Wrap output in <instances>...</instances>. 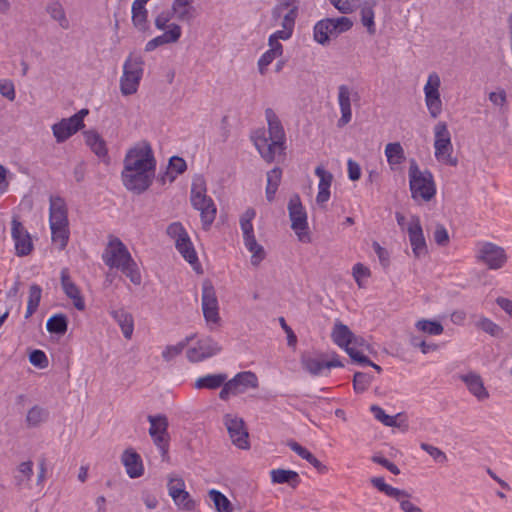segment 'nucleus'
I'll return each mask as SVG.
<instances>
[{
    "mask_svg": "<svg viewBox=\"0 0 512 512\" xmlns=\"http://www.w3.org/2000/svg\"><path fill=\"white\" fill-rule=\"evenodd\" d=\"M48 332L64 335L68 329V319L65 314L59 313L51 316L46 323Z\"/></svg>",
    "mask_w": 512,
    "mask_h": 512,
    "instance_id": "obj_42",
    "label": "nucleus"
},
{
    "mask_svg": "<svg viewBox=\"0 0 512 512\" xmlns=\"http://www.w3.org/2000/svg\"><path fill=\"white\" fill-rule=\"evenodd\" d=\"M42 288L37 284H32L29 288V296L25 319H29L37 310L41 301Z\"/></svg>",
    "mask_w": 512,
    "mask_h": 512,
    "instance_id": "obj_44",
    "label": "nucleus"
},
{
    "mask_svg": "<svg viewBox=\"0 0 512 512\" xmlns=\"http://www.w3.org/2000/svg\"><path fill=\"white\" fill-rule=\"evenodd\" d=\"M272 482L283 484L288 483L292 487H296L300 483V478L297 472L285 469H273L271 472Z\"/></svg>",
    "mask_w": 512,
    "mask_h": 512,
    "instance_id": "obj_37",
    "label": "nucleus"
},
{
    "mask_svg": "<svg viewBox=\"0 0 512 512\" xmlns=\"http://www.w3.org/2000/svg\"><path fill=\"white\" fill-rule=\"evenodd\" d=\"M258 377L254 372L243 371L228 380L225 373L209 374L198 378L194 384H257Z\"/></svg>",
    "mask_w": 512,
    "mask_h": 512,
    "instance_id": "obj_16",
    "label": "nucleus"
},
{
    "mask_svg": "<svg viewBox=\"0 0 512 512\" xmlns=\"http://www.w3.org/2000/svg\"><path fill=\"white\" fill-rule=\"evenodd\" d=\"M85 142L98 157H105L107 155L106 143L97 132L86 131Z\"/></svg>",
    "mask_w": 512,
    "mask_h": 512,
    "instance_id": "obj_38",
    "label": "nucleus"
},
{
    "mask_svg": "<svg viewBox=\"0 0 512 512\" xmlns=\"http://www.w3.org/2000/svg\"><path fill=\"white\" fill-rule=\"evenodd\" d=\"M110 316L119 325L125 339L130 340L134 331V318L130 312L124 308L112 309Z\"/></svg>",
    "mask_w": 512,
    "mask_h": 512,
    "instance_id": "obj_29",
    "label": "nucleus"
},
{
    "mask_svg": "<svg viewBox=\"0 0 512 512\" xmlns=\"http://www.w3.org/2000/svg\"><path fill=\"white\" fill-rule=\"evenodd\" d=\"M247 250L252 254L251 255V264L253 266H258L266 256L265 250L262 245L257 243L256 238L250 239V241L244 243Z\"/></svg>",
    "mask_w": 512,
    "mask_h": 512,
    "instance_id": "obj_48",
    "label": "nucleus"
},
{
    "mask_svg": "<svg viewBox=\"0 0 512 512\" xmlns=\"http://www.w3.org/2000/svg\"><path fill=\"white\" fill-rule=\"evenodd\" d=\"M370 482L379 491L385 493L387 496L393 499H399L401 496H407V491L388 485L383 477H373L371 478Z\"/></svg>",
    "mask_w": 512,
    "mask_h": 512,
    "instance_id": "obj_43",
    "label": "nucleus"
},
{
    "mask_svg": "<svg viewBox=\"0 0 512 512\" xmlns=\"http://www.w3.org/2000/svg\"><path fill=\"white\" fill-rule=\"evenodd\" d=\"M288 214L291 221V229L295 232L298 240L302 243H310L308 216L298 194L290 197L288 202Z\"/></svg>",
    "mask_w": 512,
    "mask_h": 512,
    "instance_id": "obj_7",
    "label": "nucleus"
},
{
    "mask_svg": "<svg viewBox=\"0 0 512 512\" xmlns=\"http://www.w3.org/2000/svg\"><path fill=\"white\" fill-rule=\"evenodd\" d=\"M265 118L269 135H266L264 129H258L252 134L251 140L261 157L267 163H271L275 160L276 155L284 153L286 134L279 117L272 108L265 110Z\"/></svg>",
    "mask_w": 512,
    "mask_h": 512,
    "instance_id": "obj_1",
    "label": "nucleus"
},
{
    "mask_svg": "<svg viewBox=\"0 0 512 512\" xmlns=\"http://www.w3.org/2000/svg\"><path fill=\"white\" fill-rule=\"evenodd\" d=\"M407 232L414 256L420 258L425 255L427 253V246L418 216L414 215L410 218Z\"/></svg>",
    "mask_w": 512,
    "mask_h": 512,
    "instance_id": "obj_20",
    "label": "nucleus"
},
{
    "mask_svg": "<svg viewBox=\"0 0 512 512\" xmlns=\"http://www.w3.org/2000/svg\"><path fill=\"white\" fill-rule=\"evenodd\" d=\"M370 410L373 413L374 417L378 421L383 423L385 426H388V427H396L397 426L396 418L398 415L390 416V415L386 414L385 411L377 405H372Z\"/></svg>",
    "mask_w": 512,
    "mask_h": 512,
    "instance_id": "obj_52",
    "label": "nucleus"
},
{
    "mask_svg": "<svg viewBox=\"0 0 512 512\" xmlns=\"http://www.w3.org/2000/svg\"><path fill=\"white\" fill-rule=\"evenodd\" d=\"M361 22L363 26L367 28V31L370 35H374L376 32L375 22H374V11L371 6H364L360 11Z\"/></svg>",
    "mask_w": 512,
    "mask_h": 512,
    "instance_id": "obj_51",
    "label": "nucleus"
},
{
    "mask_svg": "<svg viewBox=\"0 0 512 512\" xmlns=\"http://www.w3.org/2000/svg\"><path fill=\"white\" fill-rule=\"evenodd\" d=\"M167 235L177 241V239L183 238L188 233L180 222H173L167 227Z\"/></svg>",
    "mask_w": 512,
    "mask_h": 512,
    "instance_id": "obj_60",
    "label": "nucleus"
},
{
    "mask_svg": "<svg viewBox=\"0 0 512 512\" xmlns=\"http://www.w3.org/2000/svg\"><path fill=\"white\" fill-rule=\"evenodd\" d=\"M154 172L142 171H122V181L124 186L134 193L141 194L152 184Z\"/></svg>",
    "mask_w": 512,
    "mask_h": 512,
    "instance_id": "obj_18",
    "label": "nucleus"
},
{
    "mask_svg": "<svg viewBox=\"0 0 512 512\" xmlns=\"http://www.w3.org/2000/svg\"><path fill=\"white\" fill-rule=\"evenodd\" d=\"M47 12L52 19L57 21L63 29L69 28V21L66 17L65 11L62 5L58 2L50 3L47 6Z\"/></svg>",
    "mask_w": 512,
    "mask_h": 512,
    "instance_id": "obj_47",
    "label": "nucleus"
},
{
    "mask_svg": "<svg viewBox=\"0 0 512 512\" xmlns=\"http://www.w3.org/2000/svg\"><path fill=\"white\" fill-rule=\"evenodd\" d=\"M282 21H281V30H277L276 32L272 33L271 36L279 39V40H288L291 38L295 22L298 17V6H293L290 8L285 14H282Z\"/></svg>",
    "mask_w": 512,
    "mask_h": 512,
    "instance_id": "obj_30",
    "label": "nucleus"
},
{
    "mask_svg": "<svg viewBox=\"0 0 512 512\" xmlns=\"http://www.w3.org/2000/svg\"><path fill=\"white\" fill-rule=\"evenodd\" d=\"M50 229L53 243L57 244L60 250H63L69 240L68 225L50 226Z\"/></svg>",
    "mask_w": 512,
    "mask_h": 512,
    "instance_id": "obj_46",
    "label": "nucleus"
},
{
    "mask_svg": "<svg viewBox=\"0 0 512 512\" xmlns=\"http://www.w3.org/2000/svg\"><path fill=\"white\" fill-rule=\"evenodd\" d=\"M249 386H223L219 393L222 400H228L231 395L236 396L245 393Z\"/></svg>",
    "mask_w": 512,
    "mask_h": 512,
    "instance_id": "obj_61",
    "label": "nucleus"
},
{
    "mask_svg": "<svg viewBox=\"0 0 512 512\" xmlns=\"http://www.w3.org/2000/svg\"><path fill=\"white\" fill-rule=\"evenodd\" d=\"M60 280L65 295L73 301V305L77 310L83 311L86 307L84 298L79 287L72 281L67 268L61 270Z\"/></svg>",
    "mask_w": 512,
    "mask_h": 512,
    "instance_id": "obj_21",
    "label": "nucleus"
},
{
    "mask_svg": "<svg viewBox=\"0 0 512 512\" xmlns=\"http://www.w3.org/2000/svg\"><path fill=\"white\" fill-rule=\"evenodd\" d=\"M194 0H173L172 13L181 22L190 23L196 16V9L193 6Z\"/></svg>",
    "mask_w": 512,
    "mask_h": 512,
    "instance_id": "obj_31",
    "label": "nucleus"
},
{
    "mask_svg": "<svg viewBox=\"0 0 512 512\" xmlns=\"http://www.w3.org/2000/svg\"><path fill=\"white\" fill-rule=\"evenodd\" d=\"M168 168L176 174V176L182 174L187 169L185 160L178 156H173L169 160Z\"/></svg>",
    "mask_w": 512,
    "mask_h": 512,
    "instance_id": "obj_62",
    "label": "nucleus"
},
{
    "mask_svg": "<svg viewBox=\"0 0 512 512\" xmlns=\"http://www.w3.org/2000/svg\"><path fill=\"white\" fill-rule=\"evenodd\" d=\"M202 311L208 324H218L220 321L218 299L215 288L209 281H205L202 285Z\"/></svg>",
    "mask_w": 512,
    "mask_h": 512,
    "instance_id": "obj_15",
    "label": "nucleus"
},
{
    "mask_svg": "<svg viewBox=\"0 0 512 512\" xmlns=\"http://www.w3.org/2000/svg\"><path fill=\"white\" fill-rule=\"evenodd\" d=\"M0 94L10 101L15 100V97H16L15 87L11 80H8V79L0 80Z\"/></svg>",
    "mask_w": 512,
    "mask_h": 512,
    "instance_id": "obj_58",
    "label": "nucleus"
},
{
    "mask_svg": "<svg viewBox=\"0 0 512 512\" xmlns=\"http://www.w3.org/2000/svg\"><path fill=\"white\" fill-rule=\"evenodd\" d=\"M48 418V411L40 406H33L26 415V423L28 427H37L45 422Z\"/></svg>",
    "mask_w": 512,
    "mask_h": 512,
    "instance_id": "obj_45",
    "label": "nucleus"
},
{
    "mask_svg": "<svg viewBox=\"0 0 512 512\" xmlns=\"http://www.w3.org/2000/svg\"><path fill=\"white\" fill-rule=\"evenodd\" d=\"M441 80L436 72L429 74L424 86L425 104L432 118H437L443 110L439 88Z\"/></svg>",
    "mask_w": 512,
    "mask_h": 512,
    "instance_id": "obj_13",
    "label": "nucleus"
},
{
    "mask_svg": "<svg viewBox=\"0 0 512 512\" xmlns=\"http://www.w3.org/2000/svg\"><path fill=\"white\" fill-rule=\"evenodd\" d=\"M18 473H19V475H17L15 477L18 484H21L25 480H30L31 476L33 475V463H32V461L22 462L18 466Z\"/></svg>",
    "mask_w": 512,
    "mask_h": 512,
    "instance_id": "obj_56",
    "label": "nucleus"
},
{
    "mask_svg": "<svg viewBox=\"0 0 512 512\" xmlns=\"http://www.w3.org/2000/svg\"><path fill=\"white\" fill-rule=\"evenodd\" d=\"M256 212L253 208H248L240 218V227L243 232V240L244 243L250 241V239H254V229L252 220L255 218Z\"/></svg>",
    "mask_w": 512,
    "mask_h": 512,
    "instance_id": "obj_40",
    "label": "nucleus"
},
{
    "mask_svg": "<svg viewBox=\"0 0 512 512\" xmlns=\"http://www.w3.org/2000/svg\"><path fill=\"white\" fill-rule=\"evenodd\" d=\"M182 35L181 27L176 23L169 24V29L165 31L163 34L149 40L145 45V51L151 52L155 50L157 47L176 43Z\"/></svg>",
    "mask_w": 512,
    "mask_h": 512,
    "instance_id": "obj_26",
    "label": "nucleus"
},
{
    "mask_svg": "<svg viewBox=\"0 0 512 512\" xmlns=\"http://www.w3.org/2000/svg\"><path fill=\"white\" fill-rule=\"evenodd\" d=\"M315 174L319 177L316 202L318 205L323 206L330 198V187L333 181V175L322 166L316 167Z\"/></svg>",
    "mask_w": 512,
    "mask_h": 512,
    "instance_id": "obj_28",
    "label": "nucleus"
},
{
    "mask_svg": "<svg viewBox=\"0 0 512 512\" xmlns=\"http://www.w3.org/2000/svg\"><path fill=\"white\" fill-rule=\"evenodd\" d=\"M80 129L81 128L78 127L75 122L70 121V117L64 118L52 126L53 135L56 138L57 143L66 141Z\"/></svg>",
    "mask_w": 512,
    "mask_h": 512,
    "instance_id": "obj_33",
    "label": "nucleus"
},
{
    "mask_svg": "<svg viewBox=\"0 0 512 512\" xmlns=\"http://www.w3.org/2000/svg\"><path fill=\"white\" fill-rule=\"evenodd\" d=\"M50 226L68 225L67 207L61 197H51L49 207Z\"/></svg>",
    "mask_w": 512,
    "mask_h": 512,
    "instance_id": "obj_27",
    "label": "nucleus"
},
{
    "mask_svg": "<svg viewBox=\"0 0 512 512\" xmlns=\"http://www.w3.org/2000/svg\"><path fill=\"white\" fill-rule=\"evenodd\" d=\"M477 326L483 330L484 332L490 334L491 336L497 337L502 332V329L494 323L492 320L488 318H482Z\"/></svg>",
    "mask_w": 512,
    "mask_h": 512,
    "instance_id": "obj_55",
    "label": "nucleus"
},
{
    "mask_svg": "<svg viewBox=\"0 0 512 512\" xmlns=\"http://www.w3.org/2000/svg\"><path fill=\"white\" fill-rule=\"evenodd\" d=\"M29 360L36 367L44 368L48 364L46 354L42 350H34L30 353Z\"/></svg>",
    "mask_w": 512,
    "mask_h": 512,
    "instance_id": "obj_64",
    "label": "nucleus"
},
{
    "mask_svg": "<svg viewBox=\"0 0 512 512\" xmlns=\"http://www.w3.org/2000/svg\"><path fill=\"white\" fill-rule=\"evenodd\" d=\"M190 202L200 212L203 229H210L216 218L217 208L213 199L207 195L206 181L202 175H195L192 180Z\"/></svg>",
    "mask_w": 512,
    "mask_h": 512,
    "instance_id": "obj_3",
    "label": "nucleus"
},
{
    "mask_svg": "<svg viewBox=\"0 0 512 512\" xmlns=\"http://www.w3.org/2000/svg\"><path fill=\"white\" fill-rule=\"evenodd\" d=\"M353 92L347 85H340L338 87V104L340 107L341 117L337 122V126L342 128L346 126L352 119L351 99ZM357 97V92H354Z\"/></svg>",
    "mask_w": 512,
    "mask_h": 512,
    "instance_id": "obj_22",
    "label": "nucleus"
},
{
    "mask_svg": "<svg viewBox=\"0 0 512 512\" xmlns=\"http://www.w3.org/2000/svg\"><path fill=\"white\" fill-rule=\"evenodd\" d=\"M385 155L391 169H395L405 160L404 149L399 142L388 143L385 147Z\"/></svg>",
    "mask_w": 512,
    "mask_h": 512,
    "instance_id": "obj_35",
    "label": "nucleus"
},
{
    "mask_svg": "<svg viewBox=\"0 0 512 512\" xmlns=\"http://www.w3.org/2000/svg\"><path fill=\"white\" fill-rule=\"evenodd\" d=\"M144 73V59L140 54L130 53L123 64L120 77V91L123 96H130L138 91Z\"/></svg>",
    "mask_w": 512,
    "mask_h": 512,
    "instance_id": "obj_5",
    "label": "nucleus"
},
{
    "mask_svg": "<svg viewBox=\"0 0 512 512\" xmlns=\"http://www.w3.org/2000/svg\"><path fill=\"white\" fill-rule=\"evenodd\" d=\"M477 258L492 270L502 268L508 259L504 248L492 242H484L480 245Z\"/></svg>",
    "mask_w": 512,
    "mask_h": 512,
    "instance_id": "obj_14",
    "label": "nucleus"
},
{
    "mask_svg": "<svg viewBox=\"0 0 512 512\" xmlns=\"http://www.w3.org/2000/svg\"><path fill=\"white\" fill-rule=\"evenodd\" d=\"M330 3L341 13L353 12L359 5L360 0H329Z\"/></svg>",
    "mask_w": 512,
    "mask_h": 512,
    "instance_id": "obj_53",
    "label": "nucleus"
},
{
    "mask_svg": "<svg viewBox=\"0 0 512 512\" xmlns=\"http://www.w3.org/2000/svg\"><path fill=\"white\" fill-rule=\"evenodd\" d=\"M293 6H297L295 4V0H280L279 3L271 11L272 19L277 21L281 18L284 10H289Z\"/></svg>",
    "mask_w": 512,
    "mask_h": 512,
    "instance_id": "obj_57",
    "label": "nucleus"
},
{
    "mask_svg": "<svg viewBox=\"0 0 512 512\" xmlns=\"http://www.w3.org/2000/svg\"><path fill=\"white\" fill-rule=\"evenodd\" d=\"M416 328L429 335H440L443 332V326L440 322L426 319L417 321Z\"/></svg>",
    "mask_w": 512,
    "mask_h": 512,
    "instance_id": "obj_50",
    "label": "nucleus"
},
{
    "mask_svg": "<svg viewBox=\"0 0 512 512\" xmlns=\"http://www.w3.org/2000/svg\"><path fill=\"white\" fill-rule=\"evenodd\" d=\"M195 337V334H191L186 336L183 340H181L175 345H167L162 351V359L165 362L173 361L176 357L181 355L183 350L193 341Z\"/></svg>",
    "mask_w": 512,
    "mask_h": 512,
    "instance_id": "obj_34",
    "label": "nucleus"
},
{
    "mask_svg": "<svg viewBox=\"0 0 512 512\" xmlns=\"http://www.w3.org/2000/svg\"><path fill=\"white\" fill-rule=\"evenodd\" d=\"M174 17V14L172 13V10L170 11H162L160 14L157 15L155 18V27L158 30H165L166 28L169 29L168 23L170 20Z\"/></svg>",
    "mask_w": 512,
    "mask_h": 512,
    "instance_id": "obj_63",
    "label": "nucleus"
},
{
    "mask_svg": "<svg viewBox=\"0 0 512 512\" xmlns=\"http://www.w3.org/2000/svg\"><path fill=\"white\" fill-rule=\"evenodd\" d=\"M223 424L227 429L232 443L239 449L250 448L249 433L244 420L236 414L227 413L223 416Z\"/></svg>",
    "mask_w": 512,
    "mask_h": 512,
    "instance_id": "obj_12",
    "label": "nucleus"
},
{
    "mask_svg": "<svg viewBox=\"0 0 512 512\" xmlns=\"http://www.w3.org/2000/svg\"><path fill=\"white\" fill-rule=\"evenodd\" d=\"M102 259L109 268L120 270L133 284H141L142 277L139 268L127 247L119 238L113 237L109 240L102 254Z\"/></svg>",
    "mask_w": 512,
    "mask_h": 512,
    "instance_id": "obj_2",
    "label": "nucleus"
},
{
    "mask_svg": "<svg viewBox=\"0 0 512 512\" xmlns=\"http://www.w3.org/2000/svg\"><path fill=\"white\" fill-rule=\"evenodd\" d=\"M220 350L221 347L211 337H203L187 350L186 357L189 362L197 363L216 355Z\"/></svg>",
    "mask_w": 512,
    "mask_h": 512,
    "instance_id": "obj_17",
    "label": "nucleus"
},
{
    "mask_svg": "<svg viewBox=\"0 0 512 512\" xmlns=\"http://www.w3.org/2000/svg\"><path fill=\"white\" fill-rule=\"evenodd\" d=\"M169 495L177 505L184 509L191 510L194 506L189 493L185 490V483L182 478H170L168 482Z\"/></svg>",
    "mask_w": 512,
    "mask_h": 512,
    "instance_id": "obj_23",
    "label": "nucleus"
},
{
    "mask_svg": "<svg viewBox=\"0 0 512 512\" xmlns=\"http://www.w3.org/2000/svg\"><path fill=\"white\" fill-rule=\"evenodd\" d=\"M302 363L305 370L313 375H328L331 368L343 366L338 358L325 361L320 358L304 357Z\"/></svg>",
    "mask_w": 512,
    "mask_h": 512,
    "instance_id": "obj_24",
    "label": "nucleus"
},
{
    "mask_svg": "<svg viewBox=\"0 0 512 512\" xmlns=\"http://www.w3.org/2000/svg\"><path fill=\"white\" fill-rule=\"evenodd\" d=\"M434 148L436 159L446 165L455 167L458 164L456 157L452 156L453 145L448 126L445 122H438L434 127Z\"/></svg>",
    "mask_w": 512,
    "mask_h": 512,
    "instance_id": "obj_10",
    "label": "nucleus"
},
{
    "mask_svg": "<svg viewBox=\"0 0 512 512\" xmlns=\"http://www.w3.org/2000/svg\"><path fill=\"white\" fill-rule=\"evenodd\" d=\"M281 177L282 170L279 167H275L267 172L266 198L269 202H272L275 198Z\"/></svg>",
    "mask_w": 512,
    "mask_h": 512,
    "instance_id": "obj_39",
    "label": "nucleus"
},
{
    "mask_svg": "<svg viewBox=\"0 0 512 512\" xmlns=\"http://www.w3.org/2000/svg\"><path fill=\"white\" fill-rule=\"evenodd\" d=\"M122 462L129 477L137 478L143 474V464L141 457L135 451L125 450L122 455Z\"/></svg>",
    "mask_w": 512,
    "mask_h": 512,
    "instance_id": "obj_32",
    "label": "nucleus"
},
{
    "mask_svg": "<svg viewBox=\"0 0 512 512\" xmlns=\"http://www.w3.org/2000/svg\"><path fill=\"white\" fill-rule=\"evenodd\" d=\"M148 11L144 4L133 2L132 4V22L140 31L147 29Z\"/></svg>",
    "mask_w": 512,
    "mask_h": 512,
    "instance_id": "obj_41",
    "label": "nucleus"
},
{
    "mask_svg": "<svg viewBox=\"0 0 512 512\" xmlns=\"http://www.w3.org/2000/svg\"><path fill=\"white\" fill-rule=\"evenodd\" d=\"M409 187L414 200L430 201L436 194L433 175L428 170H420L417 162L411 159L408 170Z\"/></svg>",
    "mask_w": 512,
    "mask_h": 512,
    "instance_id": "obj_4",
    "label": "nucleus"
},
{
    "mask_svg": "<svg viewBox=\"0 0 512 512\" xmlns=\"http://www.w3.org/2000/svg\"><path fill=\"white\" fill-rule=\"evenodd\" d=\"M268 45L269 49L262 54L257 62L258 70L261 75H265L267 67L274 61V59L282 56L284 51L283 45L279 42V39L271 35L268 38Z\"/></svg>",
    "mask_w": 512,
    "mask_h": 512,
    "instance_id": "obj_25",
    "label": "nucleus"
},
{
    "mask_svg": "<svg viewBox=\"0 0 512 512\" xmlns=\"http://www.w3.org/2000/svg\"><path fill=\"white\" fill-rule=\"evenodd\" d=\"M353 335L354 333L349 329L347 325L343 324L340 321L335 322L331 332V338L334 341V343L338 345L340 348H344L347 354L354 362L362 366H372L374 369L380 372V366L372 363L367 356L362 354L361 351L356 350L355 347L351 346Z\"/></svg>",
    "mask_w": 512,
    "mask_h": 512,
    "instance_id": "obj_6",
    "label": "nucleus"
},
{
    "mask_svg": "<svg viewBox=\"0 0 512 512\" xmlns=\"http://www.w3.org/2000/svg\"><path fill=\"white\" fill-rule=\"evenodd\" d=\"M420 448L427 452L437 463L443 464L447 461L446 454L438 447L427 443H421Z\"/></svg>",
    "mask_w": 512,
    "mask_h": 512,
    "instance_id": "obj_54",
    "label": "nucleus"
},
{
    "mask_svg": "<svg viewBox=\"0 0 512 512\" xmlns=\"http://www.w3.org/2000/svg\"><path fill=\"white\" fill-rule=\"evenodd\" d=\"M156 160L152 148L144 143L130 149L124 159V170L155 172Z\"/></svg>",
    "mask_w": 512,
    "mask_h": 512,
    "instance_id": "obj_9",
    "label": "nucleus"
},
{
    "mask_svg": "<svg viewBox=\"0 0 512 512\" xmlns=\"http://www.w3.org/2000/svg\"><path fill=\"white\" fill-rule=\"evenodd\" d=\"M209 496L213 501L217 512H232L230 501L220 491L212 489L209 491Z\"/></svg>",
    "mask_w": 512,
    "mask_h": 512,
    "instance_id": "obj_49",
    "label": "nucleus"
},
{
    "mask_svg": "<svg viewBox=\"0 0 512 512\" xmlns=\"http://www.w3.org/2000/svg\"><path fill=\"white\" fill-rule=\"evenodd\" d=\"M370 276V270L361 263H357L353 266V277L359 286V288H363L364 284L362 282V278H366Z\"/></svg>",
    "mask_w": 512,
    "mask_h": 512,
    "instance_id": "obj_59",
    "label": "nucleus"
},
{
    "mask_svg": "<svg viewBox=\"0 0 512 512\" xmlns=\"http://www.w3.org/2000/svg\"><path fill=\"white\" fill-rule=\"evenodd\" d=\"M352 26V20L346 16L322 19L314 26V40L321 45H326L329 43L330 37H337L341 33L347 32Z\"/></svg>",
    "mask_w": 512,
    "mask_h": 512,
    "instance_id": "obj_8",
    "label": "nucleus"
},
{
    "mask_svg": "<svg viewBox=\"0 0 512 512\" xmlns=\"http://www.w3.org/2000/svg\"><path fill=\"white\" fill-rule=\"evenodd\" d=\"M150 423L149 435L154 445L159 449L161 457L165 460L168 457L170 435L168 433V418L164 414L148 415Z\"/></svg>",
    "mask_w": 512,
    "mask_h": 512,
    "instance_id": "obj_11",
    "label": "nucleus"
},
{
    "mask_svg": "<svg viewBox=\"0 0 512 512\" xmlns=\"http://www.w3.org/2000/svg\"><path fill=\"white\" fill-rule=\"evenodd\" d=\"M175 246L183 258L190 264H194L198 261L196 251L188 234L183 238L177 239Z\"/></svg>",
    "mask_w": 512,
    "mask_h": 512,
    "instance_id": "obj_36",
    "label": "nucleus"
},
{
    "mask_svg": "<svg viewBox=\"0 0 512 512\" xmlns=\"http://www.w3.org/2000/svg\"><path fill=\"white\" fill-rule=\"evenodd\" d=\"M11 235L15 243V250L18 256H26L33 250L31 237L22 223L13 217L11 221Z\"/></svg>",
    "mask_w": 512,
    "mask_h": 512,
    "instance_id": "obj_19",
    "label": "nucleus"
}]
</instances>
